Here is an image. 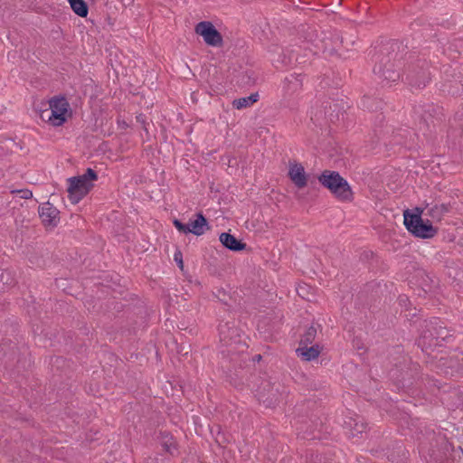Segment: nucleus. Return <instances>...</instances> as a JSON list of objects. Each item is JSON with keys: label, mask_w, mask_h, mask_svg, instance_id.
<instances>
[{"label": "nucleus", "mask_w": 463, "mask_h": 463, "mask_svg": "<svg viewBox=\"0 0 463 463\" xmlns=\"http://www.w3.org/2000/svg\"><path fill=\"white\" fill-rule=\"evenodd\" d=\"M297 292H298V296L301 297L302 298L309 300L308 288L307 285L299 286L297 288Z\"/></svg>", "instance_id": "nucleus-30"}, {"label": "nucleus", "mask_w": 463, "mask_h": 463, "mask_svg": "<svg viewBox=\"0 0 463 463\" xmlns=\"http://www.w3.org/2000/svg\"><path fill=\"white\" fill-rule=\"evenodd\" d=\"M404 74L407 83L419 89L425 87L430 80V72L425 61L420 64H409Z\"/></svg>", "instance_id": "nucleus-7"}, {"label": "nucleus", "mask_w": 463, "mask_h": 463, "mask_svg": "<svg viewBox=\"0 0 463 463\" xmlns=\"http://www.w3.org/2000/svg\"><path fill=\"white\" fill-rule=\"evenodd\" d=\"M399 301L401 304H405L406 301H408V298L406 296H400L399 297Z\"/></svg>", "instance_id": "nucleus-36"}, {"label": "nucleus", "mask_w": 463, "mask_h": 463, "mask_svg": "<svg viewBox=\"0 0 463 463\" xmlns=\"http://www.w3.org/2000/svg\"><path fill=\"white\" fill-rule=\"evenodd\" d=\"M98 179V174L92 168H87L81 175L72 176L68 179L69 186L67 189L69 200L73 203H78L93 188V181Z\"/></svg>", "instance_id": "nucleus-5"}, {"label": "nucleus", "mask_w": 463, "mask_h": 463, "mask_svg": "<svg viewBox=\"0 0 463 463\" xmlns=\"http://www.w3.org/2000/svg\"><path fill=\"white\" fill-rule=\"evenodd\" d=\"M174 260L176 262V264L179 267V269L181 270H183L184 269V261H183V254H182L181 250H177L175 252Z\"/></svg>", "instance_id": "nucleus-31"}, {"label": "nucleus", "mask_w": 463, "mask_h": 463, "mask_svg": "<svg viewBox=\"0 0 463 463\" xmlns=\"http://www.w3.org/2000/svg\"><path fill=\"white\" fill-rule=\"evenodd\" d=\"M317 332V327L314 325L310 326L306 330V332L302 335L300 342H299V345H311L316 339Z\"/></svg>", "instance_id": "nucleus-23"}, {"label": "nucleus", "mask_w": 463, "mask_h": 463, "mask_svg": "<svg viewBox=\"0 0 463 463\" xmlns=\"http://www.w3.org/2000/svg\"><path fill=\"white\" fill-rule=\"evenodd\" d=\"M219 336L220 341L226 346V349L221 352L223 358L232 355V354H239V352H235L236 346L239 348L245 346V343H242L239 329L233 321L220 324Z\"/></svg>", "instance_id": "nucleus-6"}, {"label": "nucleus", "mask_w": 463, "mask_h": 463, "mask_svg": "<svg viewBox=\"0 0 463 463\" xmlns=\"http://www.w3.org/2000/svg\"><path fill=\"white\" fill-rule=\"evenodd\" d=\"M209 230V222L206 217L200 212L196 214V219L190 223V233L201 236L204 231Z\"/></svg>", "instance_id": "nucleus-17"}, {"label": "nucleus", "mask_w": 463, "mask_h": 463, "mask_svg": "<svg viewBox=\"0 0 463 463\" xmlns=\"http://www.w3.org/2000/svg\"><path fill=\"white\" fill-rule=\"evenodd\" d=\"M422 220L419 213H414L411 210L406 209L403 212V223L407 231L410 232L415 225Z\"/></svg>", "instance_id": "nucleus-20"}, {"label": "nucleus", "mask_w": 463, "mask_h": 463, "mask_svg": "<svg viewBox=\"0 0 463 463\" xmlns=\"http://www.w3.org/2000/svg\"><path fill=\"white\" fill-rule=\"evenodd\" d=\"M320 184L327 189L337 200L351 203L354 192L349 183L337 171L324 170L318 176Z\"/></svg>", "instance_id": "nucleus-3"}, {"label": "nucleus", "mask_w": 463, "mask_h": 463, "mask_svg": "<svg viewBox=\"0 0 463 463\" xmlns=\"http://www.w3.org/2000/svg\"><path fill=\"white\" fill-rule=\"evenodd\" d=\"M414 237L420 239H430L433 238L437 232L438 229L434 228L431 224L430 221L427 220L426 222L420 221L413 229L410 232Z\"/></svg>", "instance_id": "nucleus-14"}, {"label": "nucleus", "mask_w": 463, "mask_h": 463, "mask_svg": "<svg viewBox=\"0 0 463 463\" xmlns=\"http://www.w3.org/2000/svg\"><path fill=\"white\" fill-rule=\"evenodd\" d=\"M39 215L45 227L54 228L60 222V211L49 202L39 207Z\"/></svg>", "instance_id": "nucleus-12"}, {"label": "nucleus", "mask_w": 463, "mask_h": 463, "mask_svg": "<svg viewBox=\"0 0 463 463\" xmlns=\"http://www.w3.org/2000/svg\"><path fill=\"white\" fill-rule=\"evenodd\" d=\"M258 100H259V93L255 92V93H251L248 97H242V98L234 99L232 101V105L235 109H241L250 107Z\"/></svg>", "instance_id": "nucleus-21"}, {"label": "nucleus", "mask_w": 463, "mask_h": 463, "mask_svg": "<svg viewBox=\"0 0 463 463\" xmlns=\"http://www.w3.org/2000/svg\"><path fill=\"white\" fill-rule=\"evenodd\" d=\"M414 213H419V215L421 217L423 209L420 207H415L413 210H411Z\"/></svg>", "instance_id": "nucleus-35"}, {"label": "nucleus", "mask_w": 463, "mask_h": 463, "mask_svg": "<svg viewBox=\"0 0 463 463\" xmlns=\"http://www.w3.org/2000/svg\"><path fill=\"white\" fill-rule=\"evenodd\" d=\"M52 126L59 127L64 124L68 117H71V110L70 104L64 97H54L49 101Z\"/></svg>", "instance_id": "nucleus-9"}, {"label": "nucleus", "mask_w": 463, "mask_h": 463, "mask_svg": "<svg viewBox=\"0 0 463 463\" xmlns=\"http://www.w3.org/2000/svg\"><path fill=\"white\" fill-rule=\"evenodd\" d=\"M164 447H165L166 451L171 453V445H168L167 443H165Z\"/></svg>", "instance_id": "nucleus-37"}, {"label": "nucleus", "mask_w": 463, "mask_h": 463, "mask_svg": "<svg viewBox=\"0 0 463 463\" xmlns=\"http://www.w3.org/2000/svg\"><path fill=\"white\" fill-rule=\"evenodd\" d=\"M40 117L43 120H47L52 126V118L53 116H51V110L50 108H47L41 111Z\"/></svg>", "instance_id": "nucleus-29"}, {"label": "nucleus", "mask_w": 463, "mask_h": 463, "mask_svg": "<svg viewBox=\"0 0 463 463\" xmlns=\"http://www.w3.org/2000/svg\"><path fill=\"white\" fill-rule=\"evenodd\" d=\"M215 440L220 446H224V444L227 442V439H225L224 435L222 434L220 431L218 432Z\"/></svg>", "instance_id": "nucleus-33"}, {"label": "nucleus", "mask_w": 463, "mask_h": 463, "mask_svg": "<svg viewBox=\"0 0 463 463\" xmlns=\"http://www.w3.org/2000/svg\"><path fill=\"white\" fill-rule=\"evenodd\" d=\"M173 224L178 232L184 234L190 233V223H183L180 220L175 219Z\"/></svg>", "instance_id": "nucleus-27"}, {"label": "nucleus", "mask_w": 463, "mask_h": 463, "mask_svg": "<svg viewBox=\"0 0 463 463\" xmlns=\"http://www.w3.org/2000/svg\"><path fill=\"white\" fill-rule=\"evenodd\" d=\"M0 282L4 286H13L15 284V279L10 270H2L0 273Z\"/></svg>", "instance_id": "nucleus-25"}, {"label": "nucleus", "mask_w": 463, "mask_h": 463, "mask_svg": "<svg viewBox=\"0 0 463 463\" xmlns=\"http://www.w3.org/2000/svg\"><path fill=\"white\" fill-rule=\"evenodd\" d=\"M229 357V362L232 366L222 364V367L227 370L226 373L230 383L236 388L247 386L252 390L254 388L252 379L257 380V376L250 373V368L247 364L249 359L240 354H232Z\"/></svg>", "instance_id": "nucleus-2"}, {"label": "nucleus", "mask_w": 463, "mask_h": 463, "mask_svg": "<svg viewBox=\"0 0 463 463\" xmlns=\"http://www.w3.org/2000/svg\"><path fill=\"white\" fill-rule=\"evenodd\" d=\"M300 78H301V74H298V75L291 74L286 78V81L288 83V86L290 89H292L293 90H296L301 88V86H302V80Z\"/></svg>", "instance_id": "nucleus-26"}, {"label": "nucleus", "mask_w": 463, "mask_h": 463, "mask_svg": "<svg viewBox=\"0 0 463 463\" xmlns=\"http://www.w3.org/2000/svg\"><path fill=\"white\" fill-rule=\"evenodd\" d=\"M288 176L298 189H302L307 184L308 175L306 174L304 166L295 160L288 162Z\"/></svg>", "instance_id": "nucleus-11"}, {"label": "nucleus", "mask_w": 463, "mask_h": 463, "mask_svg": "<svg viewBox=\"0 0 463 463\" xmlns=\"http://www.w3.org/2000/svg\"><path fill=\"white\" fill-rule=\"evenodd\" d=\"M72 11L80 17H87L89 13L88 4L84 0H68Z\"/></svg>", "instance_id": "nucleus-22"}, {"label": "nucleus", "mask_w": 463, "mask_h": 463, "mask_svg": "<svg viewBox=\"0 0 463 463\" xmlns=\"http://www.w3.org/2000/svg\"><path fill=\"white\" fill-rule=\"evenodd\" d=\"M415 113L420 116V128L429 129L431 126H434V118L438 113V109L433 105H427L425 107H415Z\"/></svg>", "instance_id": "nucleus-13"}, {"label": "nucleus", "mask_w": 463, "mask_h": 463, "mask_svg": "<svg viewBox=\"0 0 463 463\" xmlns=\"http://www.w3.org/2000/svg\"><path fill=\"white\" fill-rule=\"evenodd\" d=\"M137 122L140 123L142 125L143 129L147 132V128L146 127V117L143 114H139L136 117Z\"/></svg>", "instance_id": "nucleus-32"}, {"label": "nucleus", "mask_w": 463, "mask_h": 463, "mask_svg": "<svg viewBox=\"0 0 463 463\" xmlns=\"http://www.w3.org/2000/svg\"><path fill=\"white\" fill-rule=\"evenodd\" d=\"M296 353L298 356L301 357L304 361L309 362L317 358L321 353V348L318 345H314L310 347L307 345H300Z\"/></svg>", "instance_id": "nucleus-18"}, {"label": "nucleus", "mask_w": 463, "mask_h": 463, "mask_svg": "<svg viewBox=\"0 0 463 463\" xmlns=\"http://www.w3.org/2000/svg\"><path fill=\"white\" fill-rule=\"evenodd\" d=\"M336 40L340 41L341 43H343V38L340 37L339 35L336 36Z\"/></svg>", "instance_id": "nucleus-40"}, {"label": "nucleus", "mask_w": 463, "mask_h": 463, "mask_svg": "<svg viewBox=\"0 0 463 463\" xmlns=\"http://www.w3.org/2000/svg\"><path fill=\"white\" fill-rule=\"evenodd\" d=\"M351 428V435L353 437L363 433L366 429V424L364 422H358L356 420L350 419L349 421L345 422Z\"/></svg>", "instance_id": "nucleus-24"}, {"label": "nucleus", "mask_w": 463, "mask_h": 463, "mask_svg": "<svg viewBox=\"0 0 463 463\" xmlns=\"http://www.w3.org/2000/svg\"><path fill=\"white\" fill-rule=\"evenodd\" d=\"M12 194H19L23 199H31L33 197V192L29 189L13 190Z\"/></svg>", "instance_id": "nucleus-28"}, {"label": "nucleus", "mask_w": 463, "mask_h": 463, "mask_svg": "<svg viewBox=\"0 0 463 463\" xmlns=\"http://www.w3.org/2000/svg\"><path fill=\"white\" fill-rule=\"evenodd\" d=\"M395 366L396 368L392 370V376L399 378V381L402 383L403 386L406 384H411V380L414 378L412 371H417L419 365L417 364H411L412 368L410 367L407 368V370H404L403 368L400 370L397 364Z\"/></svg>", "instance_id": "nucleus-16"}, {"label": "nucleus", "mask_w": 463, "mask_h": 463, "mask_svg": "<svg viewBox=\"0 0 463 463\" xmlns=\"http://www.w3.org/2000/svg\"><path fill=\"white\" fill-rule=\"evenodd\" d=\"M261 359V355L260 354H258L256 355L255 357H253V360H258L260 361Z\"/></svg>", "instance_id": "nucleus-38"}, {"label": "nucleus", "mask_w": 463, "mask_h": 463, "mask_svg": "<svg viewBox=\"0 0 463 463\" xmlns=\"http://www.w3.org/2000/svg\"><path fill=\"white\" fill-rule=\"evenodd\" d=\"M143 463H165L164 459H158L157 458L148 457Z\"/></svg>", "instance_id": "nucleus-34"}, {"label": "nucleus", "mask_w": 463, "mask_h": 463, "mask_svg": "<svg viewBox=\"0 0 463 463\" xmlns=\"http://www.w3.org/2000/svg\"><path fill=\"white\" fill-rule=\"evenodd\" d=\"M255 392L259 402L267 408L274 407L279 401V390L274 388L269 381H262Z\"/></svg>", "instance_id": "nucleus-10"}, {"label": "nucleus", "mask_w": 463, "mask_h": 463, "mask_svg": "<svg viewBox=\"0 0 463 463\" xmlns=\"http://www.w3.org/2000/svg\"><path fill=\"white\" fill-rule=\"evenodd\" d=\"M261 359V355L260 354H258L256 355L255 357H253V360H258L260 361Z\"/></svg>", "instance_id": "nucleus-39"}, {"label": "nucleus", "mask_w": 463, "mask_h": 463, "mask_svg": "<svg viewBox=\"0 0 463 463\" xmlns=\"http://www.w3.org/2000/svg\"><path fill=\"white\" fill-rule=\"evenodd\" d=\"M449 336L451 335L444 323L439 318L434 317L426 322L425 329L418 340V345L427 352L434 347L440 346L442 342Z\"/></svg>", "instance_id": "nucleus-4"}, {"label": "nucleus", "mask_w": 463, "mask_h": 463, "mask_svg": "<svg viewBox=\"0 0 463 463\" xmlns=\"http://www.w3.org/2000/svg\"><path fill=\"white\" fill-rule=\"evenodd\" d=\"M194 32L196 34L202 36L204 43L209 46L222 47L223 45L222 33L210 21L198 23L194 27Z\"/></svg>", "instance_id": "nucleus-8"}, {"label": "nucleus", "mask_w": 463, "mask_h": 463, "mask_svg": "<svg viewBox=\"0 0 463 463\" xmlns=\"http://www.w3.org/2000/svg\"><path fill=\"white\" fill-rule=\"evenodd\" d=\"M219 241L224 248L232 251H241L246 249L247 245L242 241L238 240L230 232H222L219 236Z\"/></svg>", "instance_id": "nucleus-15"}, {"label": "nucleus", "mask_w": 463, "mask_h": 463, "mask_svg": "<svg viewBox=\"0 0 463 463\" xmlns=\"http://www.w3.org/2000/svg\"><path fill=\"white\" fill-rule=\"evenodd\" d=\"M403 53L400 50V44L392 42L383 46L377 54L373 73L387 82H396L403 70Z\"/></svg>", "instance_id": "nucleus-1"}, {"label": "nucleus", "mask_w": 463, "mask_h": 463, "mask_svg": "<svg viewBox=\"0 0 463 463\" xmlns=\"http://www.w3.org/2000/svg\"><path fill=\"white\" fill-rule=\"evenodd\" d=\"M451 205L449 203L435 204L428 210L427 215L433 221L439 222L443 218L444 214L449 213Z\"/></svg>", "instance_id": "nucleus-19"}]
</instances>
